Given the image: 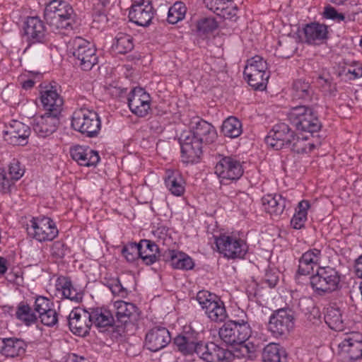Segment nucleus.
<instances>
[{
  "label": "nucleus",
  "instance_id": "48",
  "mask_svg": "<svg viewBox=\"0 0 362 362\" xmlns=\"http://www.w3.org/2000/svg\"><path fill=\"white\" fill-rule=\"evenodd\" d=\"M218 27V23L214 17H204L200 18L197 23V28L203 35L212 33Z\"/></svg>",
  "mask_w": 362,
  "mask_h": 362
},
{
  "label": "nucleus",
  "instance_id": "49",
  "mask_svg": "<svg viewBox=\"0 0 362 362\" xmlns=\"http://www.w3.org/2000/svg\"><path fill=\"white\" fill-rule=\"evenodd\" d=\"M291 150L297 153H310L314 148L315 146L308 142L307 139L304 138L296 137L295 136V140L292 141L289 146Z\"/></svg>",
  "mask_w": 362,
  "mask_h": 362
},
{
  "label": "nucleus",
  "instance_id": "51",
  "mask_svg": "<svg viewBox=\"0 0 362 362\" xmlns=\"http://www.w3.org/2000/svg\"><path fill=\"white\" fill-rule=\"evenodd\" d=\"M122 255L128 262H134L139 258V244L131 243L122 249Z\"/></svg>",
  "mask_w": 362,
  "mask_h": 362
},
{
  "label": "nucleus",
  "instance_id": "32",
  "mask_svg": "<svg viewBox=\"0 0 362 362\" xmlns=\"http://www.w3.org/2000/svg\"><path fill=\"white\" fill-rule=\"evenodd\" d=\"M264 210L272 216L279 217L284 212L286 200L281 194H268L262 198Z\"/></svg>",
  "mask_w": 362,
  "mask_h": 362
},
{
  "label": "nucleus",
  "instance_id": "43",
  "mask_svg": "<svg viewBox=\"0 0 362 362\" xmlns=\"http://www.w3.org/2000/svg\"><path fill=\"white\" fill-rule=\"evenodd\" d=\"M134 48L133 37L128 34L119 33L115 38L112 46L116 54H124Z\"/></svg>",
  "mask_w": 362,
  "mask_h": 362
},
{
  "label": "nucleus",
  "instance_id": "28",
  "mask_svg": "<svg viewBox=\"0 0 362 362\" xmlns=\"http://www.w3.org/2000/svg\"><path fill=\"white\" fill-rule=\"evenodd\" d=\"M303 33L305 42L312 45H320L327 39L328 28L325 24L311 23L304 27Z\"/></svg>",
  "mask_w": 362,
  "mask_h": 362
},
{
  "label": "nucleus",
  "instance_id": "15",
  "mask_svg": "<svg viewBox=\"0 0 362 362\" xmlns=\"http://www.w3.org/2000/svg\"><path fill=\"white\" fill-rule=\"evenodd\" d=\"M294 325V317L291 310L279 309L275 311L269 322V329L275 336H281L288 332Z\"/></svg>",
  "mask_w": 362,
  "mask_h": 362
},
{
  "label": "nucleus",
  "instance_id": "50",
  "mask_svg": "<svg viewBox=\"0 0 362 362\" xmlns=\"http://www.w3.org/2000/svg\"><path fill=\"white\" fill-rule=\"evenodd\" d=\"M293 89L294 97L298 99H305L310 96V86L308 82L297 80L293 83Z\"/></svg>",
  "mask_w": 362,
  "mask_h": 362
},
{
  "label": "nucleus",
  "instance_id": "3",
  "mask_svg": "<svg viewBox=\"0 0 362 362\" xmlns=\"http://www.w3.org/2000/svg\"><path fill=\"white\" fill-rule=\"evenodd\" d=\"M335 353L344 362H353L362 357V334L358 332H344L336 339Z\"/></svg>",
  "mask_w": 362,
  "mask_h": 362
},
{
  "label": "nucleus",
  "instance_id": "46",
  "mask_svg": "<svg viewBox=\"0 0 362 362\" xmlns=\"http://www.w3.org/2000/svg\"><path fill=\"white\" fill-rule=\"evenodd\" d=\"M237 321H229L225 323L219 329L218 334L221 340L226 344H235V337L234 333L236 329Z\"/></svg>",
  "mask_w": 362,
  "mask_h": 362
},
{
  "label": "nucleus",
  "instance_id": "52",
  "mask_svg": "<svg viewBox=\"0 0 362 362\" xmlns=\"http://www.w3.org/2000/svg\"><path fill=\"white\" fill-rule=\"evenodd\" d=\"M41 322L47 327H53L58 322V315L54 309H49L38 314Z\"/></svg>",
  "mask_w": 362,
  "mask_h": 362
},
{
  "label": "nucleus",
  "instance_id": "60",
  "mask_svg": "<svg viewBox=\"0 0 362 362\" xmlns=\"http://www.w3.org/2000/svg\"><path fill=\"white\" fill-rule=\"evenodd\" d=\"M64 362H90L87 358L83 356H78L75 354H71L68 356Z\"/></svg>",
  "mask_w": 362,
  "mask_h": 362
},
{
  "label": "nucleus",
  "instance_id": "62",
  "mask_svg": "<svg viewBox=\"0 0 362 362\" xmlns=\"http://www.w3.org/2000/svg\"><path fill=\"white\" fill-rule=\"evenodd\" d=\"M105 285L107 286L109 289L110 290L111 288H112L116 284H118L119 281V279L117 277H110V278H105Z\"/></svg>",
  "mask_w": 362,
  "mask_h": 362
},
{
  "label": "nucleus",
  "instance_id": "16",
  "mask_svg": "<svg viewBox=\"0 0 362 362\" xmlns=\"http://www.w3.org/2000/svg\"><path fill=\"white\" fill-rule=\"evenodd\" d=\"M175 349L183 355L200 354L204 341L194 331L185 332L174 339Z\"/></svg>",
  "mask_w": 362,
  "mask_h": 362
},
{
  "label": "nucleus",
  "instance_id": "21",
  "mask_svg": "<svg viewBox=\"0 0 362 362\" xmlns=\"http://www.w3.org/2000/svg\"><path fill=\"white\" fill-rule=\"evenodd\" d=\"M59 124V115L45 112L34 118L33 129L40 137H47L52 134Z\"/></svg>",
  "mask_w": 362,
  "mask_h": 362
},
{
  "label": "nucleus",
  "instance_id": "7",
  "mask_svg": "<svg viewBox=\"0 0 362 362\" xmlns=\"http://www.w3.org/2000/svg\"><path fill=\"white\" fill-rule=\"evenodd\" d=\"M288 117L298 130L314 133L320 129L321 124L318 117L309 106L300 105L292 107Z\"/></svg>",
  "mask_w": 362,
  "mask_h": 362
},
{
  "label": "nucleus",
  "instance_id": "23",
  "mask_svg": "<svg viewBox=\"0 0 362 362\" xmlns=\"http://www.w3.org/2000/svg\"><path fill=\"white\" fill-rule=\"evenodd\" d=\"M40 100L46 112L60 115L64 101L55 87H45L40 92Z\"/></svg>",
  "mask_w": 362,
  "mask_h": 362
},
{
  "label": "nucleus",
  "instance_id": "19",
  "mask_svg": "<svg viewBox=\"0 0 362 362\" xmlns=\"http://www.w3.org/2000/svg\"><path fill=\"white\" fill-rule=\"evenodd\" d=\"M23 37L29 43L43 42L47 30L45 23L37 16H28L23 25Z\"/></svg>",
  "mask_w": 362,
  "mask_h": 362
},
{
  "label": "nucleus",
  "instance_id": "30",
  "mask_svg": "<svg viewBox=\"0 0 362 362\" xmlns=\"http://www.w3.org/2000/svg\"><path fill=\"white\" fill-rule=\"evenodd\" d=\"M322 259L321 250L313 248L304 252L299 259L298 273L307 275L318 266Z\"/></svg>",
  "mask_w": 362,
  "mask_h": 362
},
{
  "label": "nucleus",
  "instance_id": "24",
  "mask_svg": "<svg viewBox=\"0 0 362 362\" xmlns=\"http://www.w3.org/2000/svg\"><path fill=\"white\" fill-rule=\"evenodd\" d=\"M182 161L187 163L197 162L202 153V144L189 134L185 136L181 143Z\"/></svg>",
  "mask_w": 362,
  "mask_h": 362
},
{
  "label": "nucleus",
  "instance_id": "33",
  "mask_svg": "<svg viewBox=\"0 0 362 362\" xmlns=\"http://www.w3.org/2000/svg\"><path fill=\"white\" fill-rule=\"evenodd\" d=\"M164 180L167 189L172 194L180 197L185 193V181L180 171L167 170Z\"/></svg>",
  "mask_w": 362,
  "mask_h": 362
},
{
  "label": "nucleus",
  "instance_id": "37",
  "mask_svg": "<svg viewBox=\"0 0 362 362\" xmlns=\"http://www.w3.org/2000/svg\"><path fill=\"white\" fill-rule=\"evenodd\" d=\"M56 289L66 298L78 302L81 298V293L74 288L69 279L60 276L57 279Z\"/></svg>",
  "mask_w": 362,
  "mask_h": 362
},
{
  "label": "nucleus",
  "instance_id": "45",
  "mask_svg": "<svg viewBox=\"0 0 362 362\" xmlns=\"http://www.w3.org/2000/svg\"><path fill=\"white\" fill-rule=\"evenodd\" d=\"M186 13L185 4L181 1H177L169 8L168 21L171 24H175L185 18Z\"/></svg>",
  "mask_w": 362,
  "mask_h": 362
},
{
  "label": "nucleus",
  "instance_id": "2",
  "mask_svg": "<svg viewBox=\"0 0 362 362\" xmlns=\"http://www.w3.org/2000/svg\"><path fill=\"white\" fill-rule=\"evenodd\" d=\"M215 243L218 252L228 259H244L249 249L246 238L239 232L221 234L215 238Z\"/></svg>",
  "mask_w": 362,
  "mask_h": 362
},
{
  "label": "nucleus",
  "instance_id": "6",
  "mask_svg": "<svg viewBox=\"0 0 362 362\" xmlns=\"http://www.w3.org/2000/svg\"><path fill=\"white\" fill-rule=\"evenodd\" d=\"M196 300L207 317L214 322H223L228 317L224 302L214 293L206 290L199 291Z\"/></svg>",
  "mask_w": 362,
  "mask_h": 362
},
{
  "label": "nucleus",
  "instance_id": "17",
  "mask_svg": "<svg viewBox=\"0 0 362 362\" xmlns=\"http://www.w3.org/2000/svg\"><path fill=\"white\" fill-rule=\"evenodd\" d=\"M4 140L12 145L24 146L30 134V127L18 120H11L5 124Z\"/></svg>",
  "mask_w": 362,
  "mask_h": 362
},
{
  "label": "nucleus",
  "instance_id": "31",
  "mask_svg": "<svg viewBox=\"0 0 362 362\" xmlns=\"http://www.w3.org/2000/svg\"><path fill=\"white\" fill-rule=\"evenodd\" d=\"M323 15L325 18L332 19L337 23H348L362 20V11L359 8L348 11L343 13H339L334 7L327 6L325 7Z\"/></svg>",
  "mask_w": 362,
  "mask_h": 362
},
{
  "label": "nucleus",
  "instance_id": "14",
  "mask_svg": "<svg viewBox=\"0 0 362 362\" xmlns=\"http://www.w3.org/2000/svg\"><path fill=\"white\" fill-rule=\"evenodd\" d=\"M295 140V134L285 123L274 126L266 137L267 144L275 150H280L285 146H290Z\"/></svg>",
  "mask_w": 362,
  "mask_h": 362
},
{
  "label": "nucleus",
  "instance_id": "59",
  "mask_svg": "<svg viewBox=\"0 0 362 362\" xmlns=\"http://www.w3.org/2000/svg\"><path fill=\"white\" fill-rule=\"evenodd\" d=\"M110 291L114 296L121 298H126L128 296L127 289L122 286L120 281L118 284H116L112 288H111Z\"/></svg>",
  "mask_w": 362,
  "mask_h": 362
},
{
  "label": "nucleus",
  "instance_id": "56",
  "mask_svg": "<svg viewBox=\"0 0 362 362\" xmlns=\"http://www.w3.org/2000/svg\"><path fill=\"white\" fill-rule=\"evenodd\" d=\"M52 303L46 297L39 296L35 300V311L38 314L51 309Z\"/></svg>",
  "mask_w": 362,
  "mask_h": 362
},
{
  "label": "nucleus",
  "instance_id": "54",
  "mask_svg": "<svg viewBox=\"0 0 362 362\" xmlns=\"http://www.w3.org/2000/svg\"><path fill=\"white\" fill-rule=\"evenodd\" d=\"M16 182L11 176L8 177L4 168H0V191L3 193L10 192L11 187Z\"/></svg>",
  "mask_w": 362,
  "mask_h": 362
},
{
  "label": "nucleus",
  "instance_id": "42",
  "mask_svg": "<svg viewBox=\"0 0 362 362\" xmlns=\"http://www.w3.org/2000/svg\"><path fill=\"white\" fill-rule=\"evenodd\" d=\"M113 307L115 310V316L122 322H126L131 316L137 312V307L132 303L123 300H117Z\"/></svg>",
  "mask_w": 362,
  "mask_h": 362
},
{
  "label": "nucleus",
  "instance_id": "25",
  "mask_svg": "<svg viewBox=\"0 0 362 362\" xmlns=\"http://www.w3.org/2000/svg\"><path fill=\"white\" fill-rule=\"evenodd\" d=\"M202 358L206 362H229L233 358L231 351L217 346L214 343H203Z\"/></svg>",
  "mask_w": 362,
  "mask_h": 362
},
{
  "label": "nucleus",
  "instance_id": "29",
  "mask_svg": "<svg viewBox=\"0 0 362 362\" xmlns=\"http://www.w3.org/2000/svg\"><path fill=\"white\" fill-rule=\"evenodd\" d=\"M88 314L90 324L101 332L107 330L114 324V317L110 310L104 307L92 308Z\"/></svg>",
  "mask_w": 362,
  "mask_h": 362
},
{
  "label": "nucleus",
  "instance_id": "61",
  "mask_svg": "<svg viewBox=\"0 0 362 362\" xmlns=\"http://www.w3.org/2000/svg\"><path fill=\"white\" fill-rule=\"evenodd\" d=\"M21 86H22L23 88H24L25 90H28V89L32 88L35 86V81L32 78H28L24 79L22 77L21 78Z\"/></svg>",
  "mask_w": 362,
  "mask_h": 362
},
{
  "label": "nucleus",
  "instance_id": "47",
  "mask_svg": "<svg viewBox=\"0 0 362 362\" xmlns=\"http://www.w3.org/2000/svg\"><path fill=\"white\" fill-rule=\"evenodd\" d=\"M235 326L236 329L234 333V337H235V344L242 345L250 337L251 328L250 325L244 320L241 322L237 321Z\"/></svg>",
  "mask_w": 362,
  "mask_h": 362
},
{
  "label": "nucleus",
  "instance_id": "8",
  "mask_svg": "<svg viewBox=\"0 0 362 362\" xmlns=\"http://www.w3.org/2000/svg\"><path fill=\"white\" fill-rule=\"evenodd\" d=\"M214 173L221 185L238 180L244 173L243 163L235 156H223L216 162Z\"/></svg>",
  "mask_w": 362,
  "mask_h": 362
},
{
  "label": "nucleus",
  "instance_id": "1",
  "mask_svg": "<svg viewBox=\"0 0 362 362\" xmlns=\"http://www.w3.org/2000/svg\"><path fill=\"white\" fill-rule=\"evenodd\" d=\"M76 13L71 5L62 0H52L45 7V18L50 28L58 33L71 30Z\"/></svg>",
  "mask_w": 362,
  "mask_h": 362
},
{
  "label": "nucleus",
  "instance_id": "22",
  "mask_svg": "<svg viewBox=\"0 0 362 362\" xmlns=\"http://www.w3.org/2000/svg\"><path fill=\"white\" fill-rule=\"evenodd\" d=\"M169 331L165 327H154L146 335L145 344L151 351H158L165 347L170 341Z\"/></svg>",
  "mask_w": 362,
  "mask_h": 362
},
{
  "label": "nucleus",
  "instance_id": "53",
  "mask_svg": "<svg viewBox=\"0 0 362 362\" xmlns=\"http://www.w3.org/2000/svg\"><path fill=\"white\" fill-rule=\"evenodd\" d=\"M24 168L21 167L20 162L13 159L8 165V175L16 181L18 180L24 174Z\"/></svg>",
  "mask_w": 362,
  "mask_h": 362
},
{
  "label": "nucleus",
  "instance_id": "20",
  "mask_svg": "<svg viewBox=\"0 0 362 362\" xmlns=\"http://www.w3.org/2000/svg\"><path fill=\"white\" fill-rule=\"evenodd\" d=\"M69 326L76 335L88 334L91 326L88 312L78 308L73 309L69 315Z\"/></svg>",
  "mask_w": 362,
  "mask_h": 362
},
{
  "label": "nucleus",
  "instance_id": "5",
  "mask_svg": "<svg viewBox=\"0 0 362 362\" xmlns=\"http://www.w3.org/2000/svg\"><path fill=\"white\" fill-rule=\"evenodd\" d=\"M339 273L330 267H319L317 273L310 278L314 292L320 296L331 293L340 288Z\"/></svg>",
  "mask_w": 362,
  "mask_h": 362
},
{
  "label": "nucleus",
  "instance_id": "34",
  "mask_svg": "<svg viewBox=\"0 0 362 362\" xmlns=\"http://www.w3.org/2000/svg\"><path fill=\"white\" fill-rule=\"evenodd\" d=\"M324 318L328 327L337 332L344 331L347 323L343 317L342 311L334 306L327 308Z\"/></svg>",
  "mask_w": 362,
  "mask_h": 362
},
{
  "label": "nucleus",
  "instance_id": "39",
  "mask_svg": "<svg viewBox=\"0 0 362 362\" xmlns=\"http://www.w3.org/2000/svg\"><path fill=\"white\" fill-rule=\"evenodd\" d=\"M204 3L209 10L218 16L228 18L235 15V8H230V1L228 0H204Z\"/></svg>",
  "mask_w": 362,
  "mask_h": 362
},
{
  "label": "nucleus",
  "instance_id": "55",
  "mask_svg": "<svg viewBox=\"0 0 362 362\" xmlns=\"http://www.w3.org/2000/svg\"><path fill=\"white\" fill-rule=\"evenodd\" d=\"M346 76L349 80H354L362 77V64L357 62H354L346 68Z\"/></svg>",
  "mask_w": 362,
  "mask_h": 362
},
{
  "label": "nucleus",
  "instance_id": "10",
  "mask_svg": "<svg viewBox=\"0 0 362 362\" xmlns=\"http://www.w3.org/2000/svg\"><path fill=\"white\" fill-rule=\"evenodd\" d=\"M73 55L76 64L83 71H90L98 61L95 45L80 37L73 41Z\"/></svg>",
  "mask_w": 362,
  "mask_h": 362
},
{
  "label": "nucleus",
  "instance_id": "12",
  "mask_svg": "<svg viewBox=\"0 0 362 362\" xmlns=\"http://www.w3.org/2000/svg\"><path fill=\"white\" fill-rule=\"evenodd\" d=\"M127 100L132 112L139 117L147 116L151 110V98L142 88H134L129 93Z\"/></svg>",
  "mask_w": 362,
  "mask_h": 362
},
{
  "label": "nucleus",
  "instance_id": "26",
  "mask_svg": "<svg viewBox=\"0 0 362 362\" xmlns=\"http://www.w3.org/2000/svg\"><path fill=\"white\" fill-rule=\"evenodd\" d=\"M25 342L19 338H0V354L7 358L23 356L26 351Z\"/></svg>",
  "mask_w": 362,
  "mask_h": 362
},
{
  "label": "nucleus",
  "instance_id": "35",
  "mask_svg": "<svg viewBox=\"0 0 362 362\" xmlns=\"http://www.w3.org/2000/svg\"><path fill=\"white\" fill-rule=\"evenodd\" d=\"M139 244V258L147 264L150 265L156 262L159 252L158 247L153 242L148 240H141Z\"/></svg>",
  "mask_w": 362,
  "mask_h": 362
},
{
  "label": "nucleus",
  "instance_id": "57",
  "mask_svg": "<svg viewBox=\"0 0 362 362\" xmlns=\"http://www.w3.org/2000/svg\"><path fill=\"white\" fill-rule=\"evenodd\" d=\"M51 255L56 259L63 258L66 254L65 244L62 241L54 242L50 250Z\"/></svg>",
  "mask_w": 362,
  "mask_h": 362
},
{
  "label": "nucleus",
  "instance_id": "64",
  "mask_svg": "<svg viewBox=\"0 0 362 362\" xmlns=\"http://www.w3.org/2000/svg\"><path fill=\"white\" fill-rule=\"evenodd\" d=\"M155 237L158 238L160 240L164 239V235H165V228H158L156 230L153 232Z\"/></svg>",
  "mask_w": 362,
  "mask_h": 362
},
{
  "label": "nucleus",
  "instance_id": "9",
  "mask_svg": "<svg viewBox=\"0 0 362 362\" xmlns=\"http://www.w3.org/2000/svg\"><path fill=\"white\" fill-rule=\"evenodd\" d=\"M267 62L260 56L255 55L246 62L244 76L248 84L255 89H262L266 87L269 77Z\"/></svg>",
  "mask_w": 362,
  "mask_h": 362
},
{
  "label": "nucleus",
  "instance_id": "27",
  "mask_svg": "<svg viewBox=\"0 0 362 362\" xmlns=\"http://www.w3.org/2000/svg\"><path fill=\"white\" fill-rule=\"evenodd\" d=\"M70 155L81 166H95L100 160L97 151L83 146H75L70 149Z\"/></svg>",
  "mask_w": 362,
  "mask_h": 362
},
{
  "label": "nucleus",
  "instance_id": "36",
  "mask_svg": "<svg viewBox=\"0 0 362 362\" xmlns=\"http://www.w3.org/2000/svg\"><path fill=\"white\" fill-rule=\"evenodd\" d=\"M168 256L170 265L174 269L189 270L194 266L193 259L185 252L173 250L168 252Z\"/></svg>",
  "mask_w": 362,
  "mask_h": 362
},
{
  "label": "nucleus",
  "instance_id": "58",
  "mask_svg": "<svg viewBox=\"0 0 362 362\" xmlns=\"http://www.w3.org/2000/svg\"><path fill=\"white\" fill-rule=\"evenodd\" d=\"M317 84L325 92L332 93L336 91V84L332 83L329 78H325L320 76L317 78Z\"/></svg>",
  "mask_w": 362,
  "mask_h": 362
},
{
  "label": "nucleus",
  "instance_id": "13",
  "mask_svg": "<svg viewBox=\"0 0 362 362\" xmlns=\"http://www.w3.org/2000/svg\"><path fill=\"white\" fill-rule=\"evenodd\" d=\"M155 14L156 10L150 2L135 1L129 8L128 18L139 26L147 27L152 23Z\"/></svg>",
  "mask_w": 362,
  "mask_h": 362
},
{
  "label": "nucleus",
  "instance_id": "44",
  "mask_svg": "<svg viewBox=\"0 0 362 362\" xmlns=\"http://www.w3.org/2000/svg\"><path fill=\"white\" fill-rule=\"evenodd\" d=\"M221 131L226 136L237 138L242 134V124L236 117H229L223 122Z\"/></svg>",
  "mask_w": 362,
  "mask_h": 362
},
{
  "label": "nucleus",
  "instance_id": "11",
  "mask_svg": "<svg viewBox=\"0 0 362 362\" xmlns=\"http://www.w3.org/2000/svg\"><path fill=\"white\" fill-rule=\"evenodd\" d=\"M28 235L39 242L51 241L58 235L54 221L47 216L33 218L27 225Z\"/></svg>",
  "mask_w": 362,
  "mask_h": 362
},
{
  "label": "nucleus",
  "instance_id": "4",
  "mask_svg": "<svg viewBox=\"0 0 362 362\" xmlns=\"http://www.w3.org/2000/svg\"><path fill=\"white\" fill-rule=\"evenodd\" d=\"M72 128L88 137L96 136L101 128L98 114L93 109L82 107L74 110L71 117Z\"/></svg>",
  "mask_w": 362,
  "mask_h": 362
},
{
  "label": "nucleus",
  "instance_id": "41",
  "mask_svg": "<svg viewBox=\"0 0 362 362\" xmlns=\"http://www.w3.org/2000/svg\"><path fill=\"white\" fill-rule=\"evenodd\" d=\"M16 317L26 326H30L37 322L38 317L35 311L26 303H20L16 311Z\"/></svg>",
  "mask_w": 362,
  "mask_h": 362
},
{
  "label": "nucleus",
  "instance_id": "38",
  "mask_svg": "<svg viewBox=\"0 0 362 362\" xmlns=\"http://www.w3.org/2000/svg\"><path fill=\"white\" fill-rule=\"evenodd\" d=\"M264 362H287L286 351L279 344H267L262 353Z\"/></svg>",
  "mask_w": 362,
  "mask_h": 362
},
{
  "label": "nucleus",
  "instance_id": "63",
  "mask_svg": "<svg viewBox=\"0 0 362 362\" xmlns=\"http://www.w3.org/2000/svg\"><path fill=\"white\" fill-rule=\"evenodd\" d=\"M355 269L357 276L362 279V255L357 259Z\"/></svg>",
  "mask_w": 362,
  "mask_h": 362
},
{
  "label": "nucleus",
  "instance_id": "18",
  "mask_svg": "<svg viewBox=\"0 0 362 362\" xmlns=\"http://www.w3.org/2000/svg\"><path fill=\"white\" fill-rule=\"evenodd\" d=\"M189 127L191 131L189 134L202 145L213 143L217 137L214 127L199 117L192 119Z\"/></svg>",
  "mask_w": 362,
  "mask_h": 362
},
{
  "label": "nucleus",
  "instance_id": "40",
  "mask_svg": "<svg viewBox=\"0 0 362 362\" xmlns=\"http://www.w3.org/2000/svg\"><path fill=\"white\" fill-rule=\"evenodd\" d=\"M310 208V204L308 200L303 199L298 203L291 221V225L293 228L300 229L304 227L308 220V211Z\"/></svg>",
  "mask_w": 362,
  "mask_h": 362
}]
</instances>
